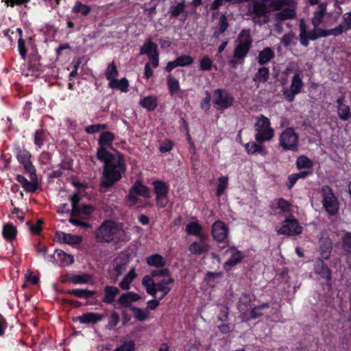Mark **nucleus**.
<instances>
[{
	"instance_id": "1",
	"label": "nucleus",
	"mask_w": 351,
	"mask_h": 351,
	"mask_svg": "<svg viewBox=\"0 0 351 351\" xmlns=\"http://www.w3.org/2000/svg\"><path fill=\"white\" fill-rule=\"evenodd\" d=\"M99 160L104 162L101 186L106 189L110 188L121 179L126 171L124 156L118 152L117 157L112 155V157L106 156L104 160Z\"/></svg>"
},
{
	"instance_id": "2",
	"label": "nucleus",
	"mask_w": 351,
	"mask_h": 351,
	"mask_svg": "<svg viewBox=\"0 0 351 351\" xmlns=\"http://www.w3.org/2000/svg\"><path fill=\"white\" fill-rule=\"evenodd\" d=\"M95 238L98 243L126 242L129 237L121 223L113 220H104L95 231Z\"/></svg>"
},
{
	"instance_id": "3",
	"label": "nucleus",
	"mask_w": 351,
	"mask_h": 351,
	"mask_svg": "<svg viewBox=\"0 0 351 351\" xmlns=\"http://www.w3.org/2000/svg\"><path fill=\"white\" fill-rule=\"evenodd\" d=\"M252 43L250 29H242L238 36L237 44L233 51L234 58L244 60L252 48Z\"/></svg>"
},
{
	"instance_id": "4",
	"label": "nucleus",
	"mask_w": 351,
	"mask_h": 351,
	"mask_svg": "<svg viewBox=\"0 0 351 351\" xmlns=\"http://www.w3.org/2000/svg\"><path fill=\"white\" fill-rule=\"evenodd\" d=\"M254 127L256 132L254 138L258 143L269 141L274 136V130L271 127L269 119L263 114L257 117Z\"/></svg>"
},
{
	"instance_id": "5",
	"label": "nucleus",
	"mask_w": 351,
	"mask_h": 351,
	"mask_svg": "<svg viewBox=\"0 0 351 351\" xmlns=\"http://www.w3.org/2000/svg\"><path fill=\"white\" fill-rule=\"evenodd\" d=\"M320 193L322 204L326 212L330 216L335 215L339 209V204L331 187L327 184L322 186Z\"/></svg>"
},
{
	"instance_id": "6",
	"label": "nucleus",
	"mask_w": 351,
	"mask_h": 351,
	"mask_svg": "<svg viewBox=\"0 0 351 351\" xmlns=\"http://www.w3.org/2000/svg\"><path fill=\"white\" fill-rule=\"evenodd\" d=\"M115 139L114 133L110 131L102 132L98 138V147L96 152L97 160H104L106 156L112 157V153L108 151V149L112 148V143Z\"/></svg>"
},
{
	"instance_id": "7",
	"label": "nucleus",
	"mask_w": 351,
	"mask_h": 351,
	"mask_svg": "<svg viewBox=\"0 0 351 351\" xmlns=\"http://www.w3.org/2000/svg\"><path fill=\"white\" fill-rule=\"evenodd\" d=\"M279 145L285 151L297 152L299 147V135L293 128H287L279 136Z\"/></svg>"
},
{
	"instance_id": "8",
	"label": "nucleus",
	"mask_w": 351,
	"mask_h": 351,
	"mask_svg": "<svg viewBox=\"0 0 351 351\" xmlns=\"http://www.w3.org/2000/svg\"><path fill=\"white\" fill-rule=\"evenodd\" d=\"M234 97L225 88H217L213 91V103L219 109L225 110L232 106Z\"/></svg>"
},
{
	"instance_id": "9",
	"label": "nucleus",
	"mask_w": 351,
	"mask_h": 351,
	"mask_svg": "<svg viewBox=\"0 0 351 351\" xmlns=\"http://www.w3.org/2000/svg\"><path fill=\"white\" fill-rule=\"evenodd\" d=\"M154 191L156 194V202L159 208H165L168 204V194L169 185L162 180H154L152 182Z\"/></svg>"
},
{
	"instance_id": "10",
	"label": "nucleus",
	"mask_w": 351,
	"mask_h": 351,
	"mask_svg": "<svg viewBox=\"0 0 351 351\" xmlns=\"http://www.w3.org/2000/svg\"><path fill=\"white\" fill-rule=\"evenodd\" d=\"M302 226L299 223L298 220L292 215L283 221L282 226L277 230L278 234L287 236L299 235L302 234Z\"/></svg>"
},
{
	"instance_id": "11",
	"label": "nucleus",
	"mask_w": 351,
	"mask_h": 351,
	"mask_svg": "<svg viewBox=\"0 0 351 351\" xmlns=\"http://www.w3.org/2000/svg\"><path fill=\"white\" fill-rule=\"evenodd\" d=\"M303 86L302 75L300 73H296L292 77L290 88L284 89L282 95L287 101L292 102L294 101L295 95L302 91Z\"/></svg>"
},
{
	"instance_id": "12",
	"label": "nucleus",
	"mask_w": 351,
	"mask_h": 351,
	"mask_svg": "<svg viewBox=\"0 0 351 351\" xmlns=\"http://www.w3.org/2000/svg\"><path fill=\"white\" fill-rule=\"evenodd\" d=\"M14 152L18 162L23 165L25 172L36 171L31 160L32 154L29 151L17 145L14 147Z\"/></svg>"
},
{
	"instance_id": "13",
	"label": "nucleus",
	"mask_w": 351,
	"mask_h": 351,
	"mask_svg": "<svg viewBox=\"0 0 351 351\" xmlns=\"http://www.w3.org/2000/svg\"><path fill=\"white\" fill-rule=\"evenodd\" d=\"M252 1V4H249L248 12L250 15H253L254 21L256 22V19L267 16L271 12V9H269L268 3H267V0Z\"/></svg>"
},
{
	"instance_id": "14",
	"label": "nucleus",
	"mask_w": 351,
	"mask_h": 351,
	"mask_svg": "<svg viewBox=\"0 0 351 351\" xmlns=\"http://www.w3.org/2000/svg\"><path fill=\"white\" fill-rule=\"evenodd\" d=\"M136 195L144 198L150 197L149 188L143 184L139 180H136L134 184L130 189L128 195V199L134 203H136L138 200Z\"/></svg>"
},
{
	"instance_id": "15",
	"label": "nucleus",
	"mask_w": 351,
	"mask_h": 351,
	"mask_svg": "<svg viewBox=\"0 0 351 351\" xmlns=\"http://www.w3.org/2000/svg\"><path fill=\"white\" fill-rule=\"evenodd\" d=\"M313 271L315 274L326 280L328 285H331L332 271L323 258H317L313 264Z\"/></svg>"
},
{
	"instance_id": "16",
	"label": "nucleus",
	"mask_w": 351,
	"mask_h": 351,
	"mask_svg": "<svg viewBox=\"0 0 351 351\" xmlns=\"http://www.w3.org/2000/svg\"><path fill=\"white\" fill-rule=\"evenodd\" d=\"M229 229L228 226L222 221L217 220L211 227V234L213 239L218 243L225 242L228 237Z\"/></svg>"
},
{
	"instance_id": "17",
	"label": "nucleus",
	"mask_w": 351,
	"mask_h": 351,
	"mask_svg": "<svg viewBox=\"0 0 351 351\" xmlns=\"http://www.w3.org/2000/svg\"><path fill=\"white\" fill-rule=\"evenodd\" d=\"M300 44L307 47L309 45V40H316L318 39V36L317 34L316 28L314 29L309 32H307V27L303 19H300Z\"/></svg>"
},
{
	"instance_id": "18",
	"label": "nucleus",
	"mask_w": 351,
	"mask_h": 351,
	"mask_svg": "<svg viewBox=\"0 0 351 351\" xmlns=\"http://www.w3.org/2000/svg\"><path fill=\"white\" fill-rule=\"evenodd\" d=\"M141 299V297L138 293L134 291H127L125 293H123L117 300V304H118L121 307L123 308H129L131 309L132 307L134 306L132 305V302H137Z\"/></svg>"
},
{
	"instance_id": "19",
	"label": "nucleus",
	"mask_w": 351,
	"mask_h": 351,
	"mask_svg": "<svg viewBox=\"0 0 351 351\" xmlns=\"http://www.w3.org/2000/svg\"><path fill=\"white\" fill-rule=\"evenodd\" d=\"M226 253L230 254V256L224 263L226 269L227 267H232L237 265L240 263L244 258L243 252L239 250L235 246L230 247L226 250Z\"/></svg>"
},
{
	"instance_id": "20",
	"label": "nucleus",
	"mask_w": 351,
	"mask_h": 351,
	"mask_svg": "<svg viewBox=\"0 0 351 351\" xmlns=\"http://www.w3.org/2000/svg\"><path fill=\"white\" fill-rule=\"evenodd\" d=\"M104 297L101 300L102 302L107 304H113L115 302V298L120 293V290L117 287L106 285L104 287L103 289Z\"/></svg>"
},
{
	"instance_id": "21",
	"label": "nucleus",
	"mask_w": 351,
	"mask_h": 351,
	"mask_svg": "<svg viewBox=\"0 0 351 351\" xmlns=\"http://www.w3.org/2000/svg\"><path fill=\"white\" fill-rule=\"evenodd\" d=\"M57 241L62 243L69 245L80 244L82 241V238L78 235H73L69 233L58 231L56 233Z\"/></svg>"
},
{
	"instance_id": "22",
	"label": "nucleus",
	"mask_w": 351,
	"mask_h": 351,
	"mask_svg": "<svg viewBox=\"0 0 351 351\" xmlns=\"http://www.w3.org/2000/svg\"><path fill=\"white\" fill-rule=\"evenodd\" d=\"M345 97L340 96L336 101L337 104V114L342 121H348L351 117V110L349 106L344 104Z\"/></svg>"
},
{
	"instance_id": "23",
	"label": "nucleus",
	"mask_w": 351,
	"mask_h": 351,
	"mask_svg": "<svg viewBox=\"0 0 351 351\" xmlns=\"http://www.w3.org/2000/svg\"><path fill=\"white\" fill-rule=\"evenodd\" d=\"M174 282L173 278H162L156 284L154 296L156 297L157 292L160 291L162 293V297L159 298V300H162L171 291V287L169 285Z\"/></svg>"
},
{
	"instance_id": "24",
	"label": "nucleus",
	"mask_w": 351,
	"mask_h": 351,
	"mask_svg": "<svg viewBox=\"0 0 351 351\" xmlns=\"http://www.w3.org/2000/svg\"><path fill=\"white\" fill-rule=\"evenodd\" d=\"M91 280L92 276L89 274H83L82 275L66 274L62 282L77 285L89 283Z\"/></svg>"
},
{
	"instance_id": "25",
	"label": "nucleus",
	"mask_w": 351,
	"mask_h": 351,
	"mask_svg": "<svg viewBox=\"0 0 351 351\" xmlns=\"http://www.w3.org/2000/svg\"><path fill=\"white\" fill-rule=\"evenodd\" d=\"M263 143L249 142L244 145L245 149L248 155L260 154L265 156L267 150L264 147Z\"/></svg>"
},
{
	"instance_id": "26",
	"label": "nucleus",
	"mask_w": 351,
	"mask_h": 351,
	"mask_svg": "<svg viewBox=\"0 0 351 351\" xmlns=\"http://www.w3.org/2000/svg\"><path fill=\"white\" fill-rule=\"evenodd\" d=\"M326 14V5L324 3L318 4L317 9L313 12V16L311 19V23L314 27L317 28L321 25Z\"/></svg>"
},
{
	"instance_id": "27",
	"label": "nucleus",
	"mask_w": 351,
	"mask_h": 351,
	"mask_svg": "<svg viewBox=\"0 0 351 351\" xmlns=\"http://www.w3.org/2000/svg\"><path fill=\"white\" fill-rule=\"evenodd\" d=\"M344 28L345 26L342 24H340L335 28L330 29H324L317 27L316 28V31L318 38H324L329 36H339L343 34Z\"/></svg>"
},
{
	"instance_id": "28",
	"label": "nucleus",
	"mask_w": 351,
	"mask_h": 351,
	"mask_svg": "<svg viewBox=\"0 0 351 351\" xmlns=\"http://www.w3.org/2000/svg\"><path fill=\"white\" fill-rule=\"evenodd\" d=\"M146 263L149 267L162 268L167 265L165 258L160 254H153L146 257Z\"/></svg>"
},
{
	"instance_id": "29",
	"label": "nucleus",
	"mask_w": 351,
	"mask_h": 351,
	"mask_svg": "<svg viewBox=\"0 0 351 351\" xmlns=\"http://www.w3.org/2000/svg\"><path fill=\"white\" fill-rule=\"evenodd\" d=\"M158 46L152 41L151 38L147 39L140 49L141 55H147L148 58L158 54Z\"/></svg>"
},
{
	"instance_id": "30",
	"label": "nucleus",
	"mask_w": 351,
	"mask_h": 351,
	"mask_svg": "<svg viewBox=\"0 0 351 351\" xmlns=\"http://www.w3.org/2000/svg\"><path fill=\"white\" fill-rule=\"evenodd\" d=\"M57 256V263L61 267H66L73 263L74 258L61 250H55Z\"/></svg>"
},
{
	"instance_id": "31",
	"label": "nucleus",
	"mask_w": 351,
	"mask_h": 351,
	"mask_svg": "<svg viewBox=\"0 0 351 351\" xmlns=\"http://www.w3.org/2000/svg\"><path fill=\"white\" fill-rule=\"evenodd\" d=\"M66 294L74 295L80 299H88L97 294V291L94 290L73 289L64 291Z\"/></svg>"
},
{
	"instance_id": "32",
	"label": "nucleus",
	"mask_w": 351,
	"mask_h": 351,
	"mask_svg": "<svg viewBox=\"0 0 351 351\" xmlns=\"http://www.w3.org/2000/svg\"><path fill=\"white\" fill-rule=\"evenodd\" d=\"M275 57V53L271 47H265L260 51L257 58L258 63L260 65H265L269 62Z\"/></svg>"
},
{
	"instance_id": "33",
	"label": "nucleus",
	"mask_w": 351,
	"mask_h": 351,
	"mask_svg": "<svg viewBox=\"0 0 351 351\" xmlns=\"http://www.w3.org/2000/svg\"><path fill=\"white\" fill-rule=\"evenodd\" d=\"M103 318L104 315L102 314L95 313H86L77 317L81 324H96L102 320Z\"/></svg>"
},
{
	"instance_id": "34",
	"label": "nucleus",
	"mask_w": 351,
	"mask_h": 351,
	"mask_svg": "<svg viewBox=\"0 0 351 351\" xmlns=\"http://www.w3.org/2000/svg\"><path fill=\"white\" fill-rule=\"evenodd\" d=\"M36 171V170L27 172L29 174L30 179V181L28 180L26 184L23 186V189L27 193H35L38 189V180Z\"/></svg>"
},
{
	"instance_id": "35",
	"label": "nucleus",
	"mask_w": 351,
	"mask_h": 351,
	"mask_svg": "<svg viewBox=\"0 0 351 351\" xmlns=\"http://www.w3.org/2000/svg\"><path fill=\"white\" fill-rule=\"evenodd\" d=\"M108 87L112 89L119 90L123 93H127L129 90V82L125 77L120 80L116 77L108 82Z\"/></svg>"
},
{
	"instance_id": "36",
	"label": "nucleus",
	"mask_w": 351,
	"mask_h": 351,
	"mask_svg": "<svg viewBox=\"0 0 351 351\" xmlns=\"http://www.w3.org/2000/svg\"><path fill=\"white\" fill-rule=\"evenodd\" d=\"M139 105L149 112L154 111L158 106L157 97L154 95L145 97L140 100Z\"/></svg>"
},
{
	"instance_id": "37",
	"label": "nucleus",
	"mask_w": 351,
	"mask_h": 351,
	"mask_svg": "<svg viewBox=\"0 0 351 351\" xmlns=\"http://www.w3.org/2000/svg\"><path fill=\"white\" fill-rule=\"evenodd\" d=\"M49 133L43 128L38 129L34 134V143L38 149L42 148L45 143L47 141Z\"/></svg>"
},
{
	"instance_id": "38",
	"label": "nucleus",
	"mask_w": 351,
	"mask_h": 351,
	"mask_svg": "<svg viewBox=\"0 0 351 351\" xmlns=\"http://www.w3.org/2000/svg\"><path fill=\"white\" fill-rule=\"evenodd\" d=\"M91 12V8L87 4L83 3L82 1L77 0L75 2L74 5L71 9L73 14H80L82 16L86 17Z\"/></svg>"
},
{
	"instance_id": "39",
	"label": "nucleus",
	"mask_w": 351,
	"mask_h": 351,
	"mask_svg": "<svg viewBox=\"0 0 351 351\" xmlns=\"http://www.w3.org/2000/svg\"><path fill=\"white\" fill-rule=\"evenodd\" d=\"M269 69L268 67H260L254 74L252 80L256 84L265 83L269 78Z\"/></svg>"
},
{
	"instance_id": "40",
	"label": "nucleus",
	"mask_w": 351,
	"mask_h": 351,
	"mask_svg": "<svg viewBox=\"0 0 351 351\" xmlns=\"http://www.w3.org/2000/svg\"><path fill=\"white\" fill-rule=\"evenodd\" d=\"M332 241L329 239H326L324 241H322L319 246V253L321 255V258H323V261H328L330 256L332 252Z\"/></svg>"
},
{
	"instance_id": "41",
	"label": "nucleus",
	"mask_w": 351,
	"mask_h": 351,
	"mask_svg": "<svg viewBox=\"0 0 351 351\" xmlns=\"http://www.w3.org/2000/svg\"><path fill=\"white\" fill-rule=\"evenodd\" d=\"M274 16L276 21L281 22L294 19L296 16V12L293 8H286L277 12Z\"/></svg>"
},
{
	"instance_id": "42",
	"label": "nucleus",
	"mask_w": 351,
	"mask_h": 351,
	"mask_svg": "<svg viewBox=\"0 0 351 351\" xmlns=\"http://www.w3.org/2000/svg\"><path fill=\"white\" fill-rule=\"evenodd\" d=\"M341 247L343 254L351 256V232H346L341 238Z\"/></svg>"
},
{
	"instance_id": "43",
	"label": "nucleus",
	"mask_w": 351,
	"mask_h": 351,
	"mask_svg": "<svg viewBox=\"0 0 351 351\" xmlns=\"http://www.w3.org/2000/svg\"><path fill=\"white\" fill-rule=\"evenodd\" d=\"M208 245L202 241V238H201L200 243L197 241L193 242L189 247V252L195 255H200L204 252H206L208 250Z\"/></svg>"
},
{
	"instance_id": "44",
	"label": "nucleus",
	"mask_w": 351,
	"mask_h": 351,
	"mask_svg": "<svg viewBox=\"0 0 351 351\" xmlns=\"http://www.w3.org/2000/svg\"><path fill=\"white\" fill-rule=\"evenodd\" d=\"M202 226L197 221L190 222L186 226V232L189 235H194L202 238Z\"/></svg>"
},
{
	"instance_id": "45",
	"label": "nucleus",
	"mask_w": 351,
	"mask_h": 351,
	"mask_svg": "<svg viewBox=\"0 0 351 351\" xmlns=\"http://www.w3.org/2000/svg\"><path fill=\"white\" fill-rule=\"evenodd\" d=\"M156 282L154 280V277L152 275H146L143 278L142 285L145 288L147 294L154 296L155 287Z\"/></svg>"
},
{
	"instance_id": "46",
	"label": "nucleus",
	"mask_w": 351,
	"mask_h": 351,
	"mask_svg": "<svg viewBox=\"0 0 351 351\" xmlns=\"http://www.w3.org/2000/svg\"><path fill=\"white\" fill-rule=\"evenodd\" d=\"M136 277V274L134 269H132L123 278L119 283V287L123 290H129L130 284Z\"/></svg>"
},
{
	"instance_id": "47",
	"label": "nucleus",
	"mask_w": 351,
	"mask_h": 351,
	"mask_svg": "<svg viewBox=\"0 0 351 351\" xmlns=\"http://www.w3.org/2000/svg\"><path fill=\"white\" fill-rule=\"evenodd\" d=\"M127 261L120 256L114 258L112 263L113 268L116 272V277L120 276L126 269Z\"/></svg>"
},
{
	"instance_id": "48",
	"label": "nucleus",
	"mask_w": 351,
	"mask_h": 351,
	"mask_svg": "<svg viewBox=\"0 0 351 351\" xmlns=\"http://www.w3.org/2000/svg\"><path fill=\"white\" fill-rule=\"evenodd\" d=\"M17 230L11 223H7L3 228V236L7 241H12L16 237Z\"/></svg>"
},
{
	"instance_id": "49",
	"label": "nucleus",
	"mask_w": 351,
	"mask_h": 351,
	"mask_svg": "<svg viewBox=\"0 0 351 351\" xmlns=\"http://www.w3.org/2000/svg\"><path fill=\"white\" fill-rule=\"evenodd\" d=\"M291 208V204L283 197H280L277 199V206L274 207V205H270V208L276 210L278 208L282 213H289Z\"/></svg>"
},
{
	"instance_id": "50",
	"label": "nucleus",
	"mask_w": 351,
	"mask_h": 351,
	"mask_svg": "<svg viewBox=\"0 0 351 351\" xmlns=\"http://www.w3.org/2000/svg\"><path fill=\"white\" fill-rule=\"evenodd\" d=\"M252 299L250 294L247 293H243L238 302L237 308L239 311H246L251 304Z\"/></svg>"
},
{
	"instance_id": "51",
	"label": "nucleus",
	"mask_w": 351,
	"mask_h": 351,
	"mask_svg": "<svg viewBox=\"0 0 351 351\" xmlns=\"http://www.w3.org/2000/svg\"><path fill=\"white\" fill-rule=\"evenodd\" d=\"M313 166V161L304 155L300 156L296 160V167L298 169H311Z\"/></svg>"
},
{
	"instance_id": "52",
	"label": "nucleus",
	"mask_w": 351,
	"mask_h": 351,
	"mask_svg": "<svg viewBox=\"0 0 351 351\" xmlns=\"http://www.w3.org/2000/svg\"><path fill=\"white\" fill-rule=\"evenodd\" d=\"M119 75V71L114 61L110 63L105 71V76L106 79L110 82L115 79Z\"/></svg>"
},
{
	"instance_id": "53",
	"label": "nucleus",
	"mask_w": 351,
	"mask_h": 351,
	"mask_svg": "<svg viewBox=\"0 0 351 351\" xmlns=\"http://www.w3.org/2000/svg\"><path fill=\"white\" fill-rule=\"evenodd\" d=\"M130 311H132L134 317L139 322H143L148 317L149 313L146 309L134 306L131 308Z\"/></svg>"
},
{
	"instance_id": "54",
	"label": "nucleus",
	"mask_w": 351,
	"mask_h": 351,
	"mask_svg": "<svg viewBox=\"0 0 351 351\" xmlns=\"http://www.w3.org/2000/svg\"><path fill=\"white\" fill-rule=\"evenodd\" d=\"M219 183L217 187L216 195L217 197L221 196L225 190L228 188V176H221L218 179Z\"/></svg>"
},
{
	"instance_id": "55",
	"label": "nucleus",
	"mask_w": 351,
	"mask_h": 351,
	"mask_svg": "<svg viewBox=\"0 0 351 351\" xmlns=\"http://www.w3.org/2000/svg\"><path fill=\"white\" fill-rule=\"evenodd\" d=\"M150 274L154 278L157 277H163V278H172L169 268H157V269L152 270Z\"/></svg>"
},
{
	"instance_id": "56",
	"label": "nucleus",
	"mask_w": 351,
	"mask_h": 351,
	"mask_svg": "<svg viewBox=\"0 0 351 351\" xmlns=\"http://www.w3.org/2000/svg\"><path fill=\"white\" fill-rule=\"evenodd\" d=\"M268 5L271 12L281 10L285 6L288 5L289 0H267Z\"/></svg>"
},
{
	"instance_id": "57",
	"label": "nucleus",
	"mask_w": 351,
	"mask_h": 351,
	"mask_svg": "<svg viewBox=\"0 0 351 351\" xmlns=\"http://www.w3.org/2000/svg\"><path fill=\"white\" fill-rule=\"evenodd\" d=\"M178 66H187L192 64L194 59L190 55H182L175 60Z\"/></svg>"
},
{
	"instance_id": "58",
	"label": "nucleus",
	"mask_w": 351,
	"mask_h": 351,
	"mask_svg": "<svg viewBox=\"0 0 351 351\" xmlns=\"http://www.w3.org/2000/svg\"><path fill=\"white\" fill-rule=\"evenodd\" d=\"M184 1L178 3L176 5H171L169 8V13L171 16L178 17L185 10Z\"/></svg>"
},
{
	"instance_id": "59",
	"label": "nucleus",
	"mask_w": 351,
	"mask_h": 351,
	"mask_svg": "<svg viewBox=\"0 0 351 351\" xmlns=\"http://www.w3.org/2000/svg\"><path fill=\"white\" fill-rule=\"evenodd\" d=\"M213 65V60L208 56H203L199 60V70L202 71H210Z\"/></svg>"
},
{
	"instance_id": "60",
	"label": "nucleus",
	"mask_w": 351,
	"mask_h": 351,
	"mask_svg": "<svg viewBox=\"0 0 351 351\" xmlns=\"http://www.w3.org/2000/svg\"><path fill=\"white\" fill-rule=\"evenodd\" d=\"M119 321H120V316H119V313H117L116 311H113L111 313L110 316L109 317L108 324L106 326V328L109 329V330L112 329L113 328H114L115 326H117Z\"/></svg>"
},
{
	"instance_id": "61",
	"label": "nucleus",
	"mask_w": 351,
	"mask_h": 351,
	"mask_svg": "<svg viewBox=\"0 0 351 351\" xmlns=\"http://www.w3.org/2000/svg\"><path fill=\"white\" fill-rule=\"evenodd\" d=\"M169 93L173 95L180 90V83L178 80L169 77L167 80Z\"/></svg>"
},
{
	"instance_id": "62",
	"label": "nucleus",
	"mask_w": 351,
	"mask_h": 351,
	"mask_svg": "<svg viewBox=\"0 0 351 351\" xmlns=\"http://www.w3.org/2000/svg\"><path fill=\"white\" fill-rule=\"evenodd\" d=\"M219 306H220L221 308L219 311V313L217 315V319L222 322H226L228 321V319H229V314H230L229 307L227 306L222 305V304H220Z\"/></svg>"
},
{
	"instance_id": "63",
	"label": "nucleus",
	"mask_w": 351,
	"mask_h": 351,
	"mask_svg": "<svg viewBox=\"0 0 351 351\" xmlns=\"http://www.w3.org/2000/svg\"><path fill=\"white\" fill-rule=\"evenodd\" d=\"M18 50L22 59H25L27 53V50L25 47V41L23 38H19L18 40Z\"/></svg>"
},
{
	"instance_id": "64",
	"label": "nucleus",
	"mask_w": 351,
	"mask_h": 351,
	"mask_svg": "<svg viewBox=\"0 0 351 351\" xmlns=\"http://www.w3.org/2000/svg\"><path fill=\"white\" fill-rule=\"evenodd\" d=\"M229 25L225 14H222L219 20V33H223L228 29Z\"/></svg>"
}]
</instances>
